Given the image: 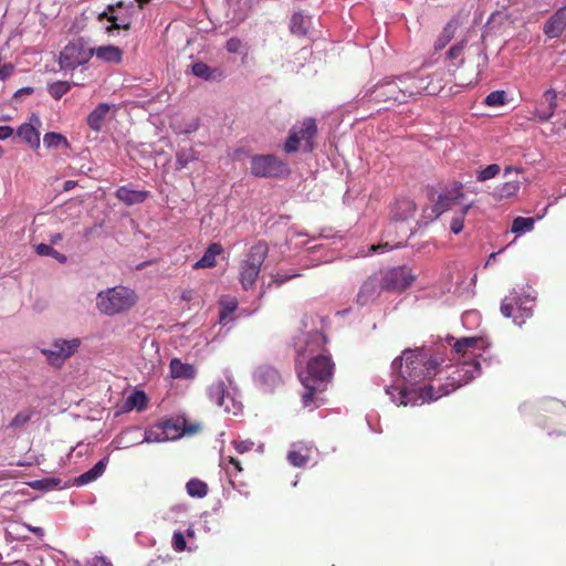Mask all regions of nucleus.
<instances>
[{"mask_svg": "<svg viewBox=\"0 0 566 566\" xmlns=\"http://www.w3.org/2000/svg\"><path fill=\"white\" fill-rule=\"evenodd\" d=\"M566 29V6L559 8L544 23L543 32L549 39L559 38Z\"/></svg>", "mask_w": 566, "mask_h": 566, "instance_id": "obj_13", "label": "nucleus"}, {"mask_svg": "<svg viewBox=\"0 0 566 566\" xmlns=\"http://www.w3.org/2000/svg\"><path fill=\"white\" fill-rule=\"evenodd\" d=\"M185 420H165L160 423L159 429L160 433L156 434L155 440L165 441V440H175L180 438L187 430L184 427Z\"/></svg>", "mask_w": 566, "mask_h": 566, "instance_id": "obj_16", "label": "nucleus"}, {"mask_svg": "<svg viewBox=\"0 0 566 566\" xmlns=\"http://www.w3.org/2000/svg\"><path fill=\"white\" fill-rule=\"evenodd\" d=\"M462 24V21L459 15L452 17L447 24L444 25L441 33L438 35L437 40L434 41V50L440 51L444 49L451 40L454 38V34L457 30Z\"/></svg>", "mask_w": 566, "mask_h": 566, "instance_id": "obj_19", "label": "nucleus"}, {"mask_svg": "<svg viewBox=\"0 0 566 566\" xmlns=\"http://www.w3.org/2000/svg\"><path fill=\"white\" fill-rule=\"evenodd\" d=\"M72 87V84L66 81H56L49 85V93L54 99H60Z\"/></svg>", "mask_w": 566, "mask_h": 566, "instance_id": "obj_42", "label": "nucleus"}, {"mask_svg": "<svg viewBox=\"0 0 566 566\" xmlns=\"http://www.w3.org/2000/svg\"><path fill=\"white\" fill-rule=\"evenodd\" d=\"M237 308V303H228L220 313V321L223 322L226 317L233 313Z\"/></svg>", "mask_w": 566, "mask_h": 566, "instance_id": "obj_52", "label": "nucleus"}, {"mask_svg": "<svg viewBox=\"0 0 566 566\" xmlns=\"http://www.w3.org/2000/svg\"><path fill=\"white\" fill-rule=\"evenodd\" d=\"M335 365L331 355L321 354L307 363V373L301 376V381L305 388L302 400L305 407H317V394L326 389L327 382L333 378Z\"/></svg>", "mask_w": 566, "mask_h": 566, "instance_id": "obj_3", "label": "nucleus"}, {"mask_svg": "<svg viewBox=\"0 0 566 566\" xmlns=\"http://www.w3.org/2000/svg\"><path fill=\"white\" fill-rule=\"evenodd\" d=\"M479 66L480 65L478 64L474 70H472L471 75L468 77H464L461 74H459L458 78L460 80V85L468 86V85L478 83L480 80V73H481V70Z\"/></svg>", "mask_w": 566, "mask_h": 566, "instance_id": "obj_47", "label": "nucleus"}, {"mask_svg": "<svg viewBox=\"0 0 566 566\" xmlns=\"http://www.w3.org/2000/svg\"><path fill=\"white\" fill-rule=\"evenodd\" d=\"M17 134L20 138L25 140L28 144H30L32 147L38 148L40 146V134L31 124H22L18 130Z\"/></svg>", "mask_w": 566, "mask_h": 566, "instance_id": "obj_31", "label": "nucleus"}, {"mask_svg": "<svg viewBox=\"0 0 566 566\" xmlns=\"http://www.w3.org/2000/svg\"><path fill=\"white\" fill-rule=\"evenodd\" d=\"M556 92L554 90H547L544 93V99L546 104H541L535 109V117H537L541 122L548 120L555 113L557 103H556Z\"/></svg>", "mask_w": 566, "mask_h": 566, "instance_id": "obj_22", "label": "nucleus"}, {"mask_svg": "<svg viewBox=\"0 0 566 566\" xmlns=\"http://www.w3.org/2000/svg\"><path fill=\"white\" fill-rule=\"evenodd\" d=\"M521 184L518 180L507 181L494 188L493 197L502 200L514 197L520 190Z\"/></svg>", "mask_w": 566, "mask_h": 566, "instance_id": "obj_30", "label": "nucleus"}, {"mask_svg": "<svg viewBox=\"0 0 566 566\" xmlns=\"http://www.w3.org/2000/svg\"><path fill=\"white\" fill-rule=\"evenodd\" d=\"M72 484L73 483H71V482H62V480L57 479V478H45L42 480L34 481L30 485L34 489L53 490V489H64Z\"/></svg>", "mask_w": 566, "mask_h": 566, "instance_id": "obj_34", "label": "nucleus"}, {"mask_svg": "<svg viewBox=\"0 0 566 566\" xmlns=\"http://www.w3.org/2000/svg\"><path fill=\"white\" fill-rule=\"evenodd\" d=\"M32 93H33L32 87H22L15 92L14 96L18 97V96H22V95H30Z\"/></svg>", "mask_w": 566, "mask_h": 566, "instance_id": "obj_54", "label": "nucleus"}, {"mask_svg": "<svg viewBox=\"0 0 566 566\" xmlns=\"http://www.w3.org/2000/svg\"><path fill=\"white\" fill-rule=\"evenodd\" d=\"M93 55L106 63L118 64L123 60V50L116 45H101L92 48Z\"/></svg>", "mask_w": 566, "mask_h": 566, "instance_id": "obj_23", "label": "nucleus"}, {"mask_svg": "<svg viewBox=\"0 0 566 566\" xmlns=\"http://www.w3.org/2000/svg\"><path fill=\"white\" fill-rule=\"evenodd\" d=\"M476 55H478V59H479V60L481 59L483 62L486 60V56H485V55H482V53H481V51H480V50H478Z\"/></svg>", "mask_w": 566, "mask_h": 566, "instance_id": "obj_63", "label": "nucleus"}, {"mask_svg": "<svg viewBox=\"0 0 566 566\" xmlns=\"http://www.w3.org/2000/svg\"><path fill=\"white\" fill-rule=\"evenodd\" d=\"M424 88L423 80L416 77H405L398 81L384 80L370 88L365 97L370 102L396 105L420 95Z\"/></svg>", "mask_w": 566, "mask_h": 566, "instance_id": "obj_2", "label": "nucleus"}, {"mask_svg": "<svg viewBox=\"0 0 566 566\" xmlns=\"http://www.w3.org/2000/svg\"><path fill=\"white\" fill-rule=\"evenodd\" d=\"M107 463H108V458L107 457L103 458L91 470H88L85 473L75 478L73 481V484L84 485V484H88V483L95 481L105 472Z\"/></svg>", "mask_w": 566, "mask_h": 566, "instance_id": "obj_26", "label": "nucleus"}, {"mask_svg": "<svg viewBox=\"0 0 566 566\" xmlns=\"http://www.w3.org/2000/svg\"><path fill=\"white\" fill-rule=\"evenodd\" d=\"M461 188V185H457L453 189L440 193L434 203V211L438 213H442L449 210L453 205L458 203L459 200L463 197Z\"/></svg>", "mask_w": 566, "mask_h": 566, "instance_id": "obj_20", "label": "nucleus"}, {"mask_svg": "<svg viewBox=\"0 0 566 566\" xmlns=\"http://www.w3.org/2000/svg\"><path fill=\"white\" fill-rule=\"evenodd\" d=\"M43 144L46 148H59L60 146H64L66 148L70 147V144L66 137L60 133H46L43 137Z\"/></svg>", "mask_w": 566, "mask_h": 566, "instance_id": "obj_38", "label": "nucleus"}, {"mask_svg": "<svg viewBox=\"0 0 566 566\" xmlns=\"http://www.w3.org/2000/svg\"><path fill=\"white\" fill-rule=\"evenodd\" d=\"M102 566H113V565H112L111 563H107V562H105V560L103 559V562H102Z\"/></svg>", "mask_w": 566, "mask_h": 566, "instance_id": "obj_64", "label": "nucleus"}, {"mask_svg": "<svg viewBox=\"0 0 566 566\" xmlns=\"http://www.w3.org/2000/svg\"><path fill=\"white\" fill-rule=\"evenodd\" d=\"M256 381L265 389H272L279 386L282 381L279 371L268 365L260 366L254 374Z\"/></svg>", "mask_w": 566, "mask_h": 566, "instance_id": "obj_18", "label": "nucleus"}, {"mask_svg": "<svg viewBox=\"0 0 566 566\" xmlns=\"http://www.w3.org/2000/svg\"><path fill=\"white\" fill-rule=\"evenodd\" d=\"M221 467L226 470L230 478L237 476L242 472L241 462L232 455H222Z\"/></svg>", "mask_w": 566, "mask_h": 566, "instance_id": "obj_37", "label": "nucleus"}, {"mask_svg": "<svg viewBox=\"0 0 566 566\" xmlns=\"http://www.w3.org/2000/svg\"><path fill=\"white\" fill-rule=\"evenodd\" d=\"M169 369L172 378L192 379L196 376V368L190 364L182 363L179 358L170 360Z\"/></svg>", "mask_w": 566, "mask_h": 566, "instance_id": "obj_27", "label": "nucleus"}, {"mask_svg": "<svg viewBox=\"0 0 566 566\" xmlns=\"http://www.w3.org/2000/svg\"><path fill=\"white\" fill-rule=\"evenodd\" d=\"M223 252L219 242L209 244L203 255L193 264V269H210L217 264V256Z\"/></svg>", "mask_w": 566, "mask_h": 566, "instance_id": "obj_24", "label": "nucleus"}, {"mask_svg": "<svg viewBox=\"0 0 566 566\" xmlns=\"http://www.w3.org/2000/svg\"><path fill=\"white\" fill-rule=\"evenodd\" d=\"M242 48V41L238 38H231L226 43V49L230 53H239Z\"/></svg>", "mask_w": 566, "mask_h": 566, "instance_id": "obj_50", "label": "nucleus"}, {"mask_svg": "<svg viewBox=\"0 0 566 566\" xmlns=\"http://www.w3.org/2000/svg\"><path fill=\"white\" fill-rule=\"evenodd\" d=\"M234 449L239 452V453H245V452H249L253 449L254 447V442L250 439L248 440H234L232 442Z\"/></svg>", "mask_w": 566, "mask_h": 566, "instance_id": "obj_48", "label": "nucleus"}, {"mask_svg": "<svg viewBox=\"0 0 566 566\" xmlns=\"http://www.w3.org/2000/svg\"><path fill=\"white\" fill-rule=\"evenodd\" d=\"M186 538L181 532H175L172 536V547L176 552H184L186 549Z\"/></svg>", "mask_w": 566, "mask_h": 566, "instance_id": "obj_49", "label": "nucleus"}, {"mask_svg": "<svg viewBox=\"0 0 566 566\" xmlns=\"http://www.w3.org/2000/svg\"><path fill=\"white\" fill-rule=\"evenodd\" d=\"M35 252L41 256H51L60 263L66 262V255L56 251L51 244L40 243L35 247Z\"/></svg>", "mask_w": 566, "mask_h": 566, "instance_id": "obj_40", "label": "nucleus"}, {"mask_svg": "<svg viewBox=\"0 0 566 566\" xmlns=\"http://www.w3.org/2000/svg\"><path fill=\"white\" fill-rule=\"evenodd\" d=\"M485 105L491 107L503 106L506 103V93L502 90L492 91L484 101Z\"/></svg>", "mask_w": 566, "mask_h": 566, "instance_id": "obj_43", "label": "nucleus"}, {"mask_svg": "<svg viewBox=\"0 0 566 566\" xmlns=\"http://www.w3.org/2000/svg\"><path fill=\"white\" fill-rule=\"evenodd\" d=\"M381 291H385V287L379 274L375 273L368 276L360 285L356 302L360 306L367 305L376 300L380 295Z\"/></svg>", "mask_w": 566, "mask_h": 566, "instance_id": "obj_12", "label": "nucleus"}, {"mask_svg": "<svg viewBox=\"0 0 566 566\" xmlns=\"http://www.w3.org/2000/svg\"><path fill=\"white\" fill-rule=\"evenodd\" d=\"M534 223L535 221L533 218L516 217L512 222L511 231L513 233L531 231L534 228Z\"/></svg>", "mask_w": 566, "mask_h": 566, "instance_id": "obj_41", "label": "nucleus"}, {"mask_svg": "<svg viewBox=\"0 0 566 566\" xmlns=\"http://www.w3.org/2000/svg\"><path fill=\"white\" fill-rule=\"evenodd\" d=\"M148 193V191H136L128 189L127 187H120L116 191V197L126 205L132 206L143 202L147 198Z\"/></svg>", "mask_w": 566, "mask_h": 566, "instance_id": "obj_28", "label": "nucleus"}, {"mask_svg": "<svg viewBox=\"0 0 566 566\" xmlns=\"http://www.w3.org/2000/svg\"><path fill=\"white\" fill-rule=\"evenodd\" d=\"M32 413L33 412L31 410H23L18 412L10 421L9 427L12 429L22 427L30 421Z\"/></svg>", "mask_w": 566, "mask_h": 566, "instance_id": "obj_46", "label": "nucleus"}, {"mask_svg": "<svg viewBox=\"0 0 566 566\" xmlns=\"http://www.w3.org/2000/svg\"><path fill=\"white\" fill-rule=\"evenodd\" d=\"M62 240V234L61 233H54L50 237V244L53 245V244H56L59 241Z\"/></svg>", "mask_w": 566, "mask_h": 566, "instance_id": "obj_57", "label": "nucleus"}, {"mask_svg": "<svg viewBox=\"0 0 566 566\" xmlns=\"http://www.w3.org/2000/svg\"><path fill=\"white\" fill-rule=\"evenodd\" d=\"M471 208V205H468L465 207H463L459 213H457L452 220H451V223H450V229L453 233L458 234L462 231L463 229V223H464V218H465V214L468 213L469 209Z\"/></svg>", "mask_w": 566, "mask_h": 566, "instance_id": "obj_44", "label": "nucleus"}, {"mask_svg": "<svg viewBox=\"0 0 566 566\" xmlns=\"http://www.w3.org/2000/svg\"><path fill=\"white\" fill-rule=\"evenodd\" d=\"M310 19L303 15L301 12H296L292 15L290 21V30L297 36H305L310 28Z\"/></svg>", "mask_w": 566, "mask_h": 566, "instance_id": "obj_29", "label": "nucleus"}, {"mask_svg": "<svg viewBox=\"0 0 566 566\" xmlns=\"http://www.w3.org/2000/svg\"><path fill=\"white\" fill-rule=\"evenodd\" d=\"M317 134V126L314 118H304L300 124L294 125L289 137L283 146L286 154L296 153L300 149L301 140H304V150L306 153L313 151L315 144L314 138Z\"/></svg>", "mask_w": 566, "mask_h": 566, "instance_id": "obj_6", "label": "nucleus"}, {"mask_svg": "<svg viewBox=\"0 0 566 566\" xmlns=\"http://www.w3.org/2000/svg\"><path fill=\"white\" fill-rule=\"evenodd\" d=\"M500 310L503 316L507 318L512 317L517 325H522L525 321V317L532 315L531 310L516 306L515 297H505L502 301Z\"/></svg>", "mask_w": 566, "mask_h": 566, "instance_id": "obj_15", "label": "nucleus"}, {"mask_svg": "<svg viewBox=\"0 0 566 566\" xmlns=\"http://www.w3.org/2000/svg\"><path fill=\"white\" fill-rule=\"evenodd\" d=\"M500 165L491 164L486 166L484 169L478 171L476 179L482 182L496 177L500 174Z\"/></svg>", "mask_w": 566, "mask_h": 566, "instance_id": "obj_45", "label": "nucleus"}, {"mask_svg": "<svg viewBox=\"0 0 566 566\" xmlns=\"http://www.w3.org/2000/svg\"><path fill=\"white\" fill-rule=\"evenodd\" d=\"M216 73L220 76L221 72L217 69H211L208 64L203 62H196L192 64V74L197 77L203 80H213L216 78Z\"/></svg>", "mask_w": 566, "mask_h": 566, "instance_id": "obj_36", "label": "nucleus"}, {"mask_svg": "<svg viewBox=\"0 0 566 566\" xmlns=\"http://www.w3.org/2000/svg\"><path fill=\"white\" fill-rule=\"evenodd\" d=\"M268 254L269 245L265 241H258L249 249L239 266V282L244 291L254 287L261 266Z\"/></svg>", "mask_w": 566, "mask_h": 566, "instance_id": "obj_5", "label": "nucleus"}, {"mask_svg": "<svg viewBox=\"0 0 566 566\" xmlns=\"http://www.w3.org/2000/svg\"><path fill=\"white\" fill-rule=\"evenodd\" d=\"M311 458V451L308 448H300L290 450L287 453L289 462L297 468L304 467Z\"/></svg>", "mask_w": 566, "mask_h": 566, "instance_id": "obj_32", "label": "nucleus"}, {"mask_svg": "<svg viewBox=\"0 0 566 566\" xmlns=\"http://www.w3.org/2000/svg\"><path fill=\"white\" fill-rule=\"evenodd\" d=\"M417 211V206L411 199H399L397 200L391 209L390 216L391 219L396 221H406L415 217Z\"/></svg>", "mask_w": 566, "mask_h": 566, "instance_id": "obj_17", "label": "nucleus"}, {"mask_svg": "<svg viewBox=\"0 0 566 566\" xmlns=\"http://www.w3.org/2000/svg\"><path fill=\"white\" fill-rule=\"evenodd\" d=\"M378 274L381 279L385 291L390 292L400 293L408 289L416 280V275L407 265L390 268L384 272H379Z\"/></svg>", "mask_w": 566, "mask_h": 566, "instance_id": "obj_10", "label": "nucleus"}, {"mask_svg": "<svg viewBox=\"0 0 566 566\" xmlns=\"http://www.w3.org/2000/svg\"><path fill=\"white\" fill-rule=\"evenodd\" d=\"M388 248V243H385V244H377V245H370V251L371 252H378V251H384Z\"/></svg>", "mask_w": 566, "mask_h": 566, "instance_id": "obj_55", "label": "nucleus"}, {"mask_svg": "<svg viewBox=\"0 0 566 566\" xmlns=\"http://www.w3.org/2000/svg\"><path fill=\"white\" fill-rule=\"evenodd\" d=\"M92 56V48L86 46L82 39H77L62 49L59 56V65L61 70L73 71L88 63Z\"/></svg>", "mask_w": 566, "mask_h": 566, "instance_id": "obj_8", "label": "nucleus"}, {"mask_svg": "<svg viewBox=\"0 0 566 566\" xmlns=\"http://www.w3.org/2000/svg\"><path fill=\"white\" fill-rule=\"evenodd\" d=\"M13 134V128L10 126H0V140L7 139L11 137Z\"/></svg>", "mask_w": 566, "mask_h": 566, "instance_id": "obj_53", "label": "nucleus"}, {"mask_svg": "<svg viewBox=\"0 0 566 566\" xmlns=\"http://www.w3.org/2000/svg\"><path fill=\"white\" fill-rule=\"evenodd\" d=\"M177 159H178V163H180V165L184 167L186 164H187V160H185V158L181 157V155H178L177 156Z\"/></svg>", "mask_w": 566, "mask_h": 566, "instance_id": "obj_62", "label": "nucleus"}, {"mask_svg": "<svg viewBox=\"0 0 566 566\" xmlns=\"http://www.w3.org/2000/svg\"><path fill=\"white\" fill-rule=\"evenodd\" d=\"M465 46H467V41L465 40H461L458 43H455L454 45H452L449 49V51L447 52L448 60L454 61L457 59H460V63L459 64L452 63V65L457 70H459L460 66L463 65V63H464L463 51H464Z\"/></svg>", "mask_w": 566, "mask_h": 566, "instance_id": "obj_39", "label": "nucleus"}, {"mask_svg": "<svg viewBox=\"0 0 566 566\" xmlns=\"http://www.w3.org/2000/svg\"><path fill=\"white\" fill-rule=\"evenodd\" d=\"M251 174L261 178H276L287 171V164L279 157L268 155H255L251 158Z\"/></svg>", "mask_w": 566, "mask_h": 566, "instance_id": "obj_9", "label": "nucleus"}, {"mask_svg": "<svg viewBox=\"0 0 566 566\" xmlns=\"http://www.w3.org/2000/svg\"><path fill=\"white\" fill-rule=\"evenodd\" d=\"M32 533L36 534V535H42L43 534V530L41 527H33V528H30Z\"/></svg>", "mask_w": 566, "mask_h": 566, "instance_id": "obj_60", "label": "nucleus"}, {"mask_svg": "<svg viewBox=\"0 0 566 566\" xmlns=\"http://www.w3.org/2000/svg\"><path fill=\"white\" fill-rule=\"evenodd\" d=\"M80 346V340L56 339L48 348H43L42 353L46 356L49 363L53 366H60L66 358L74 354Z\"/></svg>", "mask_w": 566, "mask_h": 566, "instance_id": "obj_11", "label": "nucleus"}, {"mask_svg": "<svg viewBox=\"0 0 566 566\" xmlns=\"http://www.w3.org/2000/svg\"><path fill=\"white\" fill-rule=\"evenodd\" d=\"M187 493L191 497H205L208 493V484L199 479H191L186 484Z\"/></svg>", "mask_w": 566, "mask_h": 566, "instance_id": "obj_35", "label": "nucleus"}, {"mask_svg": "<svg viewBox=\"0 0 566 566\" xmlns=\"http://www.w3.org/2000/svg\"><path fill=\"white\" fill-rule=\"evenodd\" d=\"M296 276L295 274L294 275H289V276H282L280 274L276 275V277L274 279V281L277 283V284H282L286 281H289L290 279Z\"/></svg>", "mask_w": 566, "mask_h": 566, "instance_id": "obj_56", "label": "nucleus"}, {"mask_svg": "<svg viewBox=\"0 0 566 566\" xmlns=\"http://www.w3.org/2000/svg\"><path fill=\"white\" fill-rule=\"evenodd\" d=\"M111 111V105L107 103H99L87 116L86 123L94 132H99L104 124L105 117Z\"/></svg>", "mask_w": 566, "mask_h": 566, "instance_id": "obj_25", "label": "nucleus"}, {"mask_svg": "<svg viewBox=\"0 0 566 566\" xmlns=\"http://www.w3.org/2000/svg\"><path fill=\"white\" fill-rule=\"evenodd\" d=\"M123 2H118L116 6H108V11L103 12L99 14V20L106 18L111 24L106 27L107 33H113L114 30L123 29V30H129L130 29V19L129 18H120L119 15H116L115 8H122Z\"/></svg>", "mask_w": 566, "mask_h": 566, "instance_id": "obj_21", "label": "nucleus"}, {"mask_svg": "<svg viewBox=\"0 0 566 566\" xmlns=\"http://www.w3.org/2000/svg\"><path fill=\"white\" fill-rule=\"evenodd\" d=\"M311 342L317 343L318 346H324L327 343V337L322 332H313L310 334Z\"/></svg>", "mask_w": 566, "mask_h": 566, "instance_id": "obj_51", "label": "nucleus"}, {"mask_svg": "<svg viewBox=\"0 0 566 566\" xmlns=\"http://www.w3.org/2000/svg\"><path fill=\"white\" fill-rule=\"evenodd\" d=\"M512 171L521 172V171H522V169L516 168V167H513V166H507V167L505 168V170H504L505 175H507V174H510V172H512Z\"/></svg>", "mask_w": 566, "mask_h": 566, "instance_id": "obj_59", "label": "nucleus"}, {"mask_svg": "<svg viewBox=\"0 0 566 566\" xmlns=\"http://www.w3.org/2000/svg\"><path fill=\"white\" fill-rule=\"evenodd\" d=\"M481 343L482 338L480 337H463L453 345V350L461 360V370L465 381L473 379L480 373V363L473 352L479 348Z\"/></svg>", "mask_w": 566, "mask_h": 566, "instance_id": "obj_7", "label": "nucleus"}, {"mask_svg": "<svg viewBox=\"0 0 566 566\" xmlns=\"http://www.w3.org/2000/svg\"><path fill=\"white\" fill-rule=\"evenodd\" d=\"M442 363L443 359L430 348L405 349L391 364L392 373L397 378L394 385L386 388V392L392 401L403 406L433 401L450 394L461 386L460 379L454 380L457 385L454 382L439 386L431 382L421 385L439 373Z\"/></svg>", "mask_w": 566, "mask_h": 566, "instance_id": "obj_1", "label": "nucleus"}, {"mask_svg": "<svg viewBox=\"0 0 566 566\" xmlns=\"http://www.w3.org/2000/svg\"><path fill=\"white\" fill-rule=\"evenodd\" d=\"M147 402L148 399L146 394L142 390H135L126 399L125 407L127 410L136 409L138 411H142L146 408Z\"/></svg>", "mask_w": 566, "mask_h": 566, "instance_id": "obj_33", "label": "nucleus"}, {"mask_svg": "<svg viewBox=\"0 0 566 566\" xmlns=\"http://www.w3.org/2000/svg\"><path fill=\"white\" fill-rule=\"evenodd\" d=\"M177 159H178V163H180V165L184 167L186 164H187V160H185V158L181 157V155H178L177 156Z\"/></svg>", "mask_w": 566, "mask_h": 566, "instance_id": "obj_61", "label": "nucleus"}, {"mask_svg": "<svg viewBox=\"0 0 566 566\" xmlns=\"http://www.w3.org/2000/svg\"><path fill=\"white\" fill-rule=\"evenodd\" d=\"M208 394L212 402L223 408L227 412L231 411L230 403L232 402V398L230 397L224 380L218 379L213 381L209 387Z\"/></svg>", "mask_w": 566, "mask_h": 566, "instance_id": "obj_14", "label": "nucleus"}, {"mask_svg": "<svg viewBox=\"0 0 566 566\" xmlns=\"http://www.w3.org/2000/svg\"><path fill=\"white\" fill-rule=\"evenodd\" d=\"M96 300L98 311L111 316L132 308L137 301V295L128 287L115 286L101 291Z\"/></svg>", "mask_w": 566, "mask_h": 566, "instance_id": "obj_4", "label": "nucleus"}, {"mask_svg": "<svg viewBox=\"0 0 566 566\" xmlns=\"http://www.w3.org/2000/svg\"><path fill=\"white\" fill-rule=\"evenodd\" d=\"M75 186H76V181L67 180L64 184V190L69 191L71 189H73Z\"/></svg>", "mask_w": 566, "mask_h": 566, "instance_id": "obj_58", "label": "nucleus"}]
</instances>
